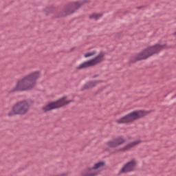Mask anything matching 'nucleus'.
Here are the masks:
<instances>
[{
    "mask_svg": "<svg viewBox=\"0 0 176 176\" xmlns=\"http://www.w3.org/2000/svg\"><path fill=\"white\" fill-rule=\"evenodd\" d=\"M124 142H126L124 138L118 137L107 142V145L109 148H116V146H119V145H122V144H124Z\"/></svg>",
    "mask_w": 176,
    "mask_h": 176,
    "instance_id": "nucleus-7",
    "label": "nucleus"
},
{
    "mask_svg": "<svg viewBox=\"0 0 176 176\" xmlns=\"http://www.w3.org/2000/svg\"><path fill=\"white\" fill-rule=\"evenodd\" d=\"M102 16V14H97V13H94L92 14L91 15H90V19H91L92 20H98V19H100V17Z\"/></svg>",
    "mask_w": 176,
    "mask_h": 176,
    "instance_id": "nucleus-14",
    "label": "nucleus"
},
{
    "mask_svg": "<svg viewBox=\"0 0 176 176\" xmlns=\"http://www.w3.org/2000/svg\"><path fill=\"white\" fill-rule=\"evenodd\" d=\"M99 173V171H97L94 167L88 168L84 173L85 176H95Z\"/></svg>",
    "mask_w": 176,
    "mask_h": 176,
    "instance_id": "nucleus-11",
    "label": "nucleus"
},
{
    "mask_svg": "<svg viewBox=\"0 0 176 176\" xmlns=\"http://www.w3.org/2000/svg\"><path fill=\"white\" fill-rule=\"evenodd\" d=\"M104 166H105V162H99L98 163H96L94 165V168H95V170L96 171H99V173H100V170H102V168H104Z\"/></svg>",
    "mask_w": 176,
    "mask_h": 176,
    "instance_id": "nucleus-12",
    "label": "nucleus"
},
{
    "mask_svg": "<svg viewBox=\"0 0 176 176\" xmlns=\"http://www.w3.org/2000/svg\"><path fill=\"white\" fill-rule=\"evenodd\" d=\"M175 35H176V32H175Z\"/></svg>",
    "mask_w": 176,
    "mask_h": 176,
    "instance_id": "nucleus-16",
    "label": "nucleus"
},
{
    "mask_svg": "<svg viewBox=\"0 0 176 176\" xmlns=\"http://www.w3.org/2000/svg\"><path fill=\"white\" fill-rule=\"evenodd\" d=\"M28 109H30V101L25 100L19 101L14 104L11 111L8 113V116L24 115L28 112Z\"/></svg>",
    "mask_w": 176,
    "mask_h": 176,
    "instance_id": "nucleus-3",
    "label": "nucleus"
},
{
    "mask_svg": "<svg viewBox=\"0 0 176 176\" xmlns=\"http://www.w3.org/2000/svg\"><path fill=\"white\" fill-rule=\"evenodd\" d=\"M104 56H105V54L104 52H100L94 59L84 62L77 66L76 69H83L85 68H89V67H94V65H97V64H99V63H101V61L104 60Z\"/></svg>",
    "mask_w": 176,
    "mask_h": 176,
    "instance_id": "nucleus-6",
    "label": "nucleus"
},
{
    "mask_svg": "<svg viewBox=\"0 0 176 176\" xmlns=\"http://www.w3.org/2000/svg\"><path fill=\"white\" fill-rule=\"evenodd\" d=\"M39 78H41L40 72L30 73L20 79L11 91L14 93V91H27L31 90L36 86V80L39 79Z\"/></svg>",
    "mask_w": 176,
    "mask_h": 176,
    "instance_id": "nucleus-1",
    "label": "nucleus"
},
{
    "mask_svg": "<svg viewBox=\"0 0 176 176\" xmlns=\"http://www.w3.org/2000/svg\"><path fill=\"white\" fill-rule=\"evenodd\" d=\"M97 54V52L96 51H92L91 52H88L84 55V57L87 58V57H91L93 56H96Z\"/></svg>",
    "mask_w": 176,
    "mask_h": 176,
    "instance_id": "nucleus-15",
    "label": "nucleus"
},
{
    "mask_svg": "<svg viewBox=\"0 0 176 176\" xmlns=\"http://www.w3.org/2000/svg\"><path fill=\"white\" fill-rule=\"evenodd\" d=\"M166 47L165 45L156 44L155 45L149 46L139 53L137 56V60H145L153 54L159 53Z\"/></svg>",
    "mask_w": 176,
    "mask_h": 176,
    "instance_id": "nucleus-2",
    "label": "nucleus"
},
{
    "mask_svg": "<svg viewBox=\"0 0 176 176\" xmlns=\"http://www.w3.org/2000/svg\"><path fill=\"white\" fill-rule=\"evenodd\" d=\"M145 115H148V111H133L117 120L116 122L118 123H131V122H134V120H137V119H140V118H142V116H145Z\"/></svg>",
    "mask_w": 176,
    "mask_h": 176,
    "instance_id": "nucleus-4",
    "label": "nucleus"
},
{
    "mask_svg": "<svg viewBox=\"0 0 176 176\" xmlns=\"http://www.w3.org/2000/svg\"><path fill=\"white\" fill-rule=\"evenodd\" d=\"M70 102H72V100H68V97L64 96L56 102H51L43 107L45 112L47 111H52V109H56V108H61L64 105H68Z\"/></svg>",
    "mask_w": 176,
    "mask_h": 176,
    "instance_id": "nucleus-5",
    "label": "nucleus"
},
{
    "mask_svg": "<svg viewBox=\"0 0 176 176\" xmlns=\"http://www.w3.org/2000/svg\"><path fill=\"white\" fill-rule=\"evenodd\" d=\"M137 166V161L133 160L126 163L124 167L121 169V173H130L133 171Z\"/></svg>",
    "mask_w": 176,
    "mask_h": 176,
    "instance_id": "nucleus-8",
    "label": "nucleus"
},
{
    "mask_svg": "<svg viewBox=\"0 0 176 176\" xmlns=\"http://www.w3.org/2000/svg\"><path fill=\"white\" fill-rule=\"evenodd\" d=\"M81 5H83L82 1H77L70 4L65 10L66 15L74 13V12H75L76 9H78V8H80Z\"/></svg>",
    "mask_w": 176,
    "mask_h": 176,
    "instance_id": "nucleus-9",
    "label": "nucleus"
},
{
    "mask_svg": "<svg viewBox=\"0 0 176 176\" xmlns=\"http://www.w3.org/2000/svg\"><path fill=\"white\" fill-rule=\"evenodd\" d=\"M138 144H141V140H135L134 142H132L124 147L120 148L117 150V152H127V151H130L131 148H134L136 145H138Z\"/></svg>",
    "mask_w": 176,
    "mask_h": 176,
    "instance_id": "nucleus-10",
    "label": "nucleus"
},
{
    "mask_svg": "<svg viewBox=\"0 0 176 176\" xmlns=\"http://www.w3.org/2000/svg\"><path fill=\"white\" fill-rule=\"evenodd\" d=\"M98 83H100V81H92V82H87L85 85V89H90L91 87H94V86H97Z\"/></svg>",
    "mask_w": 176,
    "mask_h": 176,
    "instance_id": "nucleus-13",
    "label": "nucleus"
}]
</instances>
